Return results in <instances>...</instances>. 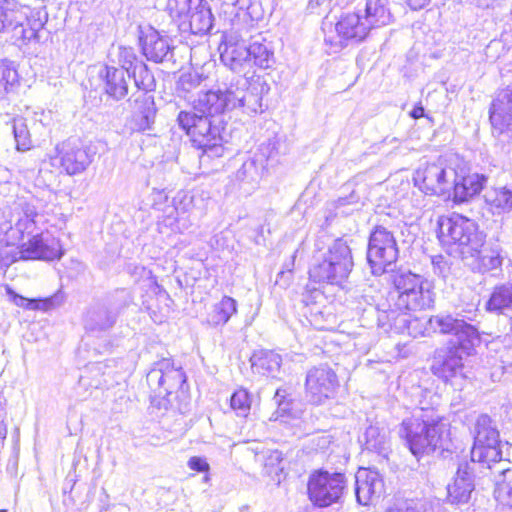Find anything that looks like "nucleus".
Listing matches in <instances>:
<instances>
[{"mask_svg":"<svg viewBox=\"0 0 512 512\" xmlns=\"http://www.w3.org/2000/svg\"><path fill=\"white\" fill-rule=\"evenodd\" d=\"M338 386L339 381L335 371L327 364H321L308 370L305 395L310 403L320 405L335 395Z\"/></svg>","mask_w":512,"mask_h":512,"instance_id":"obj_13","label":"nucleus"},{"mask_svg":"<svg viewBox=\"0 0 512 512\" xmlns=\"http://www.w3.org/2000/svg\"><path fill=\"white\" fill-rule=\"evenodd\" d=\"M462 320L455 318L450 314L447 315H435L429 318L428 326L429 329L440 334H455L459 325H462Z\"/></svg>","mask_w":512,"mask_h":512,"instance_id":"obj_41","label":"nucleus"},{"mask_svg":"<svg viewBox=\"0 0 512 512\" xmlns=\"http://www.w3.org/2000/svg\"><path fill=\"white\" fill-rule=\"evenodd\" d=\"M471 460L458 463L453 485L448 486V501L451 504H465L475 488L476 463L494 470L502 461L501 441L495 422L487 414L477 416L473 428Z\"/></svg>","mask_w":512,"mask_h":512,"instance_id":"obj_2","label":"nucleus"},{"mask_svg":"<svg viewBox=\"0 0 512 512\" xmlns=\"http://www.w3.org/2000/svg\"><path fill=\"white\" fill-rule=\"evenodd\" d=\"M0 512H8L7 509H0Z\"/></svg>","mask_w":512,"mask_h":512,"instance_id":"obj_64","label":"nucleus"},{"mask_svg":"<svg viewBox=\"0 0 512 512\" xmlns=\"http://www.w3.org/2000/svg\"><path fill=\"white\" fill-rule=\"evenodd\" d=\"M408 6L413 10H419L424 8L430 0H406Z\"/></svg>","mask_w":512,"mask_h":512,"instance_id":"obj_56","label":"nucleus"},{"mask_svg":"<svg viewBox=\"0 0 512 512\" xmlns=\"http://www.w3.org/2000/svg\"><path fill=\"white\" fill-rule=\"evenodd\" d=\"M142 51L147 60L155 63H174L173 48L167 38L161 36L157 31L147 34L141 38Z\"/></svg>","mask_w":512,"mask_h":512,"instance_id":"obj_25","label":"nucleus"},{"mask_svg":"<svg viewBox=\"0 0 512 512\" xmlns=\"http://www.w3.org/2000/svg\"><path fill=\"white\" fill-rule=\"evenodd\" d=\"M454 334V338L448 343L451 348H457L460 353L471 356L475 352V347L480 344L481 338L475 326L462 320V325Z\"/></svg>","mask_w":512,"mask_h":512,"instance_id":"obj_28","label":"nucleus"},{"mask_svg":"<svg viewBox=\"0 0 512 512\" xmlns=\"http://www.w3.org/2000/svg\"><path fill=\"white\" fill-rule=\"evenodd\" d=\"M4 415V409L2 407V402L0 401V419L3 417Z\"/></svg>","mask_w":512,"mask_h":512,"instance_id":"obj_63","label":"nucleus"},{"mask_svg":"<svg viewBox=\"0 0 512 512\" xmlns=\"http://www.w3.org/2000/svg\"><path fill=\"white\" fill-rule=\"evenodd\" d=\"M18 83V73L6 61H0V99L10 92L11 88Z\"/></svg>","mask_w":512,"mask_h":512,"instance_id":"obj_45","label":"nucleus"},{"mask_svg":"<svg viewBox=\"0 0 512 512\" xmlns=\"http://www.w3.org/2000/svg\"><path fill=\"white\" fill-rule=\"evenodd\" d=\"M231 408L238 416L246 417L251 409V397L246 389L236 390L230 399Z\"/></svg>","mask_w":512,"mask_h":512,"instance_id":"obj_46","label":"nucleus"},{"mask_svg":"<svg viewBox=\"0 0 512 512\" xmlns=\"http://www.w3.org/2000/svg\"><path fill=\"white\" fill-rule=\"evenodd\" d=\"M339 206H344L349 203L347 198H339L338 200Z\"/></svg>","mask_w":512,"mask_h":512,"instance_id":"obj_61","label":"nucleus"},{"mask_svg":"<svg viewBox=\"0 0 512 512\" xmlns=\"http://www.w3.org/2000/svg\"><path fill=\"white\" fill-rule=\"evenodd\" d=\"M236 300L229 296H224L222 300L215 304L207 316V323L212 327H218L226 324L231 316L237 311Z\"/></svg>","mask_w":512,"mask_h":512,"instance_id":"obj_37","label":"nucleus"},{"mask_svg":"<svg viewBox=\"0 0 512 512\" xmlns=\"http://www.w3.org/2000/svg\"><path fill=\"white\" fill-rule=\"evenodd\" d=\"M286 397V390L285 389H281V388H278L275 392V395H274V400L276 403H278L279 405L282 404L283 402V399Z\"/></svg>","mask_w":512,"mask_h":512,"instance_id":"obj_58","label":"nucleus"},{"mask_svg":"<svg viewBox=\"0 0 512 512\" xmlns=\"http://www.w3.org/2000/svg\"><path fill=\"white\" fill-rule=\"evenodd\" d=\"M250 54V61L253 60L254 64L262 69H268L275 63L273 48L270 42L258 34L250 38L248 43Z\"/></svg>","mask_w":512,"mask_h":512,"instance_id":"obj_30","label":"nucleus"},{"mask_svg":"<svg viewBox=\"0 0 512 512\" xmlns=\"http://www.w3.org/2000/svg\"><path fill=\"white\" fill-rule=\"evenodd\" d=\"M335 265H341L342 271L348 276L351 273L354 262L352 250L347 239L340 237L335 239L328 247L327 252L323 255Z\"/></svg>","mask_w":512,"mask_h":512,"instance_id":"obj_32","label":"nucleus"},{"mask_svg":"<svg viewBox=\"0 0 512 512\" xmlns=\"http://www.w3.org/2000/svg\"><path fill=\"white\" fill-rule=\"evenodd\" d=\"M31 214L33 216L29 218L35 222V228H32L31 233H25L27 241L18 244L19 258L44 261L60 259L64 254L60 241L45 229V216L38 212L35 204Z\"/></svg>","mask_w":512,"mask_h":512,"instance_id":"obj_5","label":"nucleus"},{"mask_svg":"<svg viewBox=\"0 0 512 512\" xmlns=\"http://www.w3.org/2000/svg\"><path fill=\"white\" fill-rule=\"evenodd\" d=\"M27 14L17 0H0V33H14L16 27L25 22Z\"/></svg>","mask_w":512,"mask_h":512,"instance_id":"obj_27","label":"nucleus"},{"mask_svg":"<svg viewBox=\"0 0 512 512\" xmlns=\"http://www.w3.org/2000/svg\"><path fill=\"white\" fill-rule=\"evenodd\" d=\"M263 230H264L263 226H259L258 227L257 236L254 239V242L257 245H264L265 239H264V236H263Z\"/></svg>","mask_w":512,"mask_h":512,"instance_id":"obj_59","label":"nucleus"},{"mask_svg":"<svg viewBox=\"0 0 512 512\" xmlns=\"http://www.w3.org/2000/svg\"><path fill=\"white\" fill-rule=\"evenodd\" d=\"M12 130L18 151H27L32 147L31 135L26 119L14 117L12 119Z\"/></svg>","mask_w":512,"mask_h":512,"instance_id":"obj_42","label":"nucleus"},{"mask_svg":"<svg viewBox=\"0 0 512 512\" xmlns=\"http://www.w3.org/2000/svg\"><path fill=\"white\" fill-rule=\"evenodd\" d=\"M384 491V482L378 471L360 468L355 475V495L362 506L373 505Z\"/></svg>","mask_w":512,"mask_h":512,"instance_id":"obj_17","label":"nucleus"},{"mask_svg":"<svg viewBox=\"0 0 512 512\" xmlns=\"http://www.w3.org/2000/svg\"><path fill=\"white\" fill-rule=\"evenodd\" d=\"M180 14L183 11H188V9H194V14L191 16V20L187 25V28L182 33H191L194 35H205L207 34L211 28L213 27L214 17L211 12V8L209 3L206 0H193L191 3L188 2L187 5L184 2L179 4Z\"/></svg>","mask_w":512,"mask_h":512,"instance_id":"obj_22","label":"nucleus"},{"mask_svg":"<svg viewBox=\"0 0 512 512\" xmlns=\"http://www.w3.org/2000/svg\"><path fill=\"white\" fill-rule=\"evenodd\" d=\"M188 467L197 472H206L209 470V464L202 457H191L188 461Z\"/></svg>","mask_w":512,"mask_h":512,"instance_id":"obj_54","label":"nucleus"},{"mask_svg":"<svg viewBox=\"0 0 512 512\" xmlns=\"http://www.w3.org/2000/svg\"><path fill=\"white\" fill-rule=\"evenodd\" d=\"M441 419L433 409L417 408L402 420L398 434L414 456L429 454L441 447L444 432Z\"/></svg>","mask_w":512,"mask_h":512,"instance_id":"obj_3","label":"nucleus"},{"mask_svg":"<svg viewBox=\"0 0 512 512\" xmlns=\"http://www.w3.org/2000/svg\"><path fill=\"white\" fill-rule=\"evenodd\" d=\"M60 164L68 175L84 172L93 160L94 153L78 139H69L59 148Z\"/></svg>","mask_w":512,"mask_h":512,"instance_id":"obj_16","label":"nucleus"},{"mask_svg":"<svg viewBox=\"0 0 512 512\" xmlns=\"http://www.w3.org/2000/svg\"><path fill=\"white\" fill-rule=\"evenodd\" d=\"M398 247L392 232L378 225L371 232L367 248V261L374 275H381L398 258Z\"/></svg>","mask_w":512,"mask_h":512,"instance_id":"obj_10","label":"nucleus"},{"mask_svg":"<svg viewBox=\"0 0 512 512\" xmlns=\"http://www.w3.org/2000/svg\"><path fill=\"white\" fill-rule=\"evenodd\" d=\"M99 77L109 97L119 101L127 96L131 74L125 69L106 65L99 71Z\"/></svg>","mask_w":512,"mask_h":512,"instance_id":"obj_23","label":"nucleus"},{"mask_svg":"<svg viewBox=\"0 0 512 512\" xmlns=\"http://www.w3.org/2000/svg\"><path fill=\"white\" fill-rule=\"evenodd\" d=\"M496 472L499 475L495 483V499L502 508L512 509V467H503Z\"/></svg>","mask_w":512,"mask_h":512,"instance_id":"obj_36","label":"nucleus"},{"mask_svg":"<svg viewBox=\"0 0 512 512\" xmlns=\"http://www.w3.org/2000/svg\"><path fill=\"white\" fill-rule=\"evenodd\" d=\"M341 265H335L325 256L316 258L309 269L310 280L316 283L341 284L348 278Z\"/></svg>","mask_w":512,"mask_h":512,"instance_id":"obj_26","label":"nucleus"},{"mask_svg":"<svg viewBox=\"0 0 512 512\" xmlns=\"http://www.w3.org/2000/svg\"><path fill=\"white\" fill-rule=\"evenodd\" d=\"M34 200L17 197L10 204L0 209V244L17 245L25 240V233H31L35 222L33 215Z\"/></svg>","mask_w":512,"mask_h":512,"instance_id":"obj_6","label":"nucleus"},{"mask_svg":"<svg viewBox=\"0 0 512 512\" xmlns=\"http://www.w3.org/2000/svg\"><path fill=\"white\" fill-rule=\"evenodd\" d=\"M283 461V453L279 450H268L265 453L264 466L269 474L275 473L278 475V472H283Z\"/></svg>","mask_w":512,"mask_h":512,"instance_id":"obj_48","label":"nucleus"},{"mask_svg":"<svg viewBox=\"0 0 512 512\" xmlns=\"http://www.w3.org/2000/svg\"><path fill=\"white\" fill-rule=\"evenodd\" d=\"M281 143L278 139H269L267 143L262 144L259 148V153L255 154L256 158L264 165L273 164L277 162V157L280 154Z\"/></svg>","mask_w":512,"mask_h":512,"instance_id":"obj_47","label":"nucleus"},{"mask_svg":"<svg viewBox=\"0 0 512 512\" xmlns=\"http://www.w3.org/2000/svg\"><path fill=\"white\" fill-rule=\"evenodd\" d=\"M127 306V301L112 295L90 304L84 315L83 325L87 332L100 335L111 330L120 312Z\"/></svg>","mask_w":512,"mask_h":512,"instance_id":"obj_9","label":"nucleus"},{"mask_svg":"<svg viewBox=\"0 0 512 512\" xmlns=\"http://www.w3.org/2000/svg\"><path fill=\"white\" fill-rule=\"evenodd\" d=\"M118 60L121 64L120 68L125 69L128 73H130L134 65L139 62L134 49L131 47H120Z\"/></svg>","mask_w":512,"mask_h":512,"instance_id":"obj_50","label":"nucleus"},{"mask_svg":"<svg viewBox=\"0 0 512 512\" xmlns=\"http://www.w3.org/2000/svg\"><path fill=\"white\" fill-rule=\"evenodd\" d=\"M130 74L134 78L136 87L142 90V92H148L154 89V75L143 61L137 62L134 65V68L130 71Z\"/></svg>","mask_w":512,"mask_h":512,"instance_id":"obj_43","label":"nucleus"},{"mask_svg":"<svg viewBox=\"0 0 512 512\" xmlns=\"http://www.w3.org/2000/svg\"><path fill=\"white\" fill-rule=\"evenodd\" d=\"M193 0H168L167 2V11L169 13V16L171 17L172 21L178 26V29L183 32L185 28H187V25L189 23V20H191V16L194 14V9L192 8L188 9V11H183V13L180 14V8L179 4L181 2L188 3L192 2ZM196 2H199V0H196Z\"/></svg>","mask_w":512,"mask_h":512,"instance_id":"obj_44","label":"nucleus"},{"mask_svg":"<svg viewBox=\"0 0 512 512\" xmlns=\"http://www.w3.org/2000/svg\"><path fill=\"white\" fill-rule=\"evenodd\" d=\"M13 301L17 306L29 310L49 311L51 309L59 307L64 302V296L62 293H56L50 297L43 299H29L21 295L15 294Z\"/></svg>","mask_w":512,"mask_h":512,"instance_id":"obj_39","label":"nucleus"},{"mask_svg":"<svg viewBox=\"0 0 512 512\" xmlns=\"http://www.w3.org/2000/svg\"><path fill=\"white\" fill-rule=\"evenodd\" d=\"M221 60L232 71L230 75L217 90L200 92L193 101V111H180L177 116L179 127L190 137L193 146L201 149L203 156L208 158L224 154L221 116L225 111L241 109L247 115L263 111L262 87L233 73L250 61L247 41L242 36H228Z\"/></svg>","mask_w":512,"mask_h":512,"instance_id":"obj_1","label":"nucleus"},{"mask_svg":"<svg viewBox=\"0 0 512 512\" xmlns=\"http://www.w3.org/2000/svg\"><path fill=\"white\" fill-rule=\"evenodd\" d=\"M499 359L504 370L512 369V345L505 346L500 350Z\"/></svg>","mask_w":512,"mask_h":512,"instance_id":"obj_53","label":"nucleus"},{"mask_svg":"<svg viewBox=\"0 0 512 512\" xmlns=\"http://www.w3.org/2000/svg\"><path fill=\"white\" fill-rule=\"evenodd\" d=\"M485 202L497 213L512 210V189L506 186L492 187L484 194Z\"/></svg>","mask_w":512,"mask_h":512,"instance_id":"obj_38","label":"nucleus"},{"mask_svg":"<svg viewBox=\"0 0 512 512\" xmlns=\"http://www.w3.org/2000/svg\"><path fill=\"white\" fill-rule=\"evenodd\" d=\"M132 129L139 132L150 130L156 116L154 97L147 92L138 93L133 100Z\"/></svg>","mask_w":512,"mask_h":512,"instance_id":"obj_24","label":"nucleus"},{"mask_svg":"<svg viewBox=\"0 0 512 512\" xmlns=\"http://www.w3.org/2000/svg\"><path fill=\"white\" fill-rule=\"evenodd\" d=\"M265 167L266 165L261 163L256 156L249 158L244 161L242 166L236 171V180L239 182L256 184L260 180Z\"/></svg>","mask_w":512,"mask_h":512,"instance_id":"obj_40","label":"nucleus"},{"mask_svg":"<svg viewBox=\"0 0 512 512\" xmlns=\"http://www.w3.org/2000/svg\"><path fill=\"white\" fill-rule=\"evenodd\" d=\"M387 3V0L366 1L362 16L370 30L388 25L391 22V13Z\"/></svg>","mask_w":512,"mask_h":512,"instance_id":"obj_33","label":"nucleus"},{"mask_svg":"<svg viewBox=\"0 0 512 512\" xmlns=\"http://www.w3.org/2000/svg\"><path fill=\"white\" fill-rule=\"evenodd\" d=\"M365 448L379 454H386L390 448L389 431L380 423L370 424L364 433Z\"/></svg>","mask_w":512,"mask_h":512,"instance_id":"obj_35","label":"nucleus"},{"mask_svg":"<svg viewBox=\"0 0 512 512\" xmlns=\"http://www.w3.org/2000/svg\"><path fill=\"white\" fill-rule=\"evenodd\" d=\"M335 30L340 38V44L343 41L359 43L366 39L371 31L368 24L362 16V10L346 14L336 23Z\"/></svg>","mask_w":512,"mask_h":512,"instance_id":"obj_21","label":"nucleus"},{"mask_svg":"<svg viewBox=\"0 0 512 512\" xmlns=\"http://www.w3.org/2000/svg\"><path fill=\"white\" fill-rule=\"evenodd\" d=\"M345 488L346 478L342 473L319 471L311 475L308 481L309 499L319 508L340 503Z\"/></svg>","mask_w":512,"mask_h":512,"instance_id":"obj_12","label":"nucleus"},{"mask_svg":"<svg viewBox=\"0 0 512 512\" xmlns=\"http://www.w3.org/2000/svg\"><path fill=\"white\" fill-rule=\"evenodd\" d=\"M250 361L254 372L274 376L280 370L282 358L272 350H259L252 354Z\"/></svg>","mask_w":512,"mask_h":512,"instance_id":"obj_34","label":"nucleus"},{"mask_svg":"<svg viewBox=\"0 0 512 512\" xmlns=\"http://www.w3.org/2000/svg\"><path fill=\"white\" fill-rule=\"evenodd\" d=\"M410 116L413 119H419L421 117H424L425 116V109H424V107L420 103H418L417 105L414 106V108L410 112Z\"/></svg>","mask_w":512,"mask_h":512,"instance_id":"obj_57","label":"nucleus"},{"mask_svg":"<svg viewBox=\"0 0 512 512\" xmlns=\"http://www.w3.org/2000/svg\"><path fill=\"white\" fill-rule=\"evenodd\" d=\"M489 118L493 136L503 144L512 142V86L497 93Z\"/></svg>","mask_w":512,"mask_h":512,"instance_id":"obj_14","label":"nucleus"},{"mask_svg":"<svg viewBox=\"0 0 512 512\" xmlns=\"http://www.w3.org/2000/svg\"><path fill=\"white\" fill-rule=\"evenodd\" d=\"M377 317V325L385 332L394 330L396 333H404L409 329L410 315L408 309H399L395 307L391 299L378 303L373 308Z\"/></svg>","mask_w":512,"mask_h":512,"instance_id":"obj_18","label":"nucleus"},{"mask_svg":"<svg viewBox=\"0 0 512 512\" xmlns=\"http://www.w3.org/2000/svg\"><path fill=\"white\" fill-rule=\"evenodd\" d=\"M326 0H310L308 4V8L313 12V10L324 3Z\"/></svg>","mask_w":512,"mask_h":512,"instance_id":"obj_60","label":"nucleus"},{"mask_svg":"<svg viewBox=\"0 0 512 512\" xmlns=\"http://www.w3.org/2000/svg\"><path fill=\"white\" fill-rule=\"evenodd\" d=\"M17 260L16 256L10 254L6 250L0 249V271L6 270L11 264Z\"/></svg>","mask_w":512,"mask_h":512,"instance_id":"obj_55","label":"nucleus"},{"mask_svg":"<svg viewBox=\"0 0 512 512\" xmlns=\"http://www.w3.org/2000/svg\"><path fill=\"white\" fill-rule=\"evenodd\" d=\"M474 272L487 273L501 269L504 261L503 250L496 247H477L462 259Z\"/></svg>","mask_w":512,"mask_h":512,"instance_id":"obj_20","label":"nucleus"},{"mask_svg":"<svg viewBox=\"0 0 512 512\" xmlns=\"http://www.w3.org/2000/svg\"><path fill=\"white\" fill-rule=\"evenodd\" d=\"M466 354L460 353L457 348L447 346L436 352L431 370L433 374L445 382L459 386L466 378L464 360Z\"/></svg>","mask_w":512,"mask_h":512,"instance_id":"obj_15","label":"nucleus"},{"mask_svg":"<svg viewBox=\"0 0 512 512\" xmlns=\"http://www.w3.org/2000/svg\"><path fill=\"white\" fill-rule=\"evenodd\" d=\"M47 20V14L40 10L33 11L31 16L26 18L25 22L16 27L14 41H21L23 44L31 40L40 41V31L43 29Z\"/></svg>","mask_w":512,"mask_h":512,"instance_id":"obj_29","label":"nucleus"},{"mask_svg":"<svg viewBox=\"0 0 512 512\" xmlns=\"http://www.w3.org/2000/svg\"><path fill=\"white\" fill-rule=\"evenodd\" d=\"M146 380L155 396L166 399L184 390L186 374L181 367H175L172 359L162 358L153 364Z\"/></svg>","mask_w":512,"mask_h":512,"instance_id":"obj_11","label":"nucleus"},{"mask_svg":"<svg viewBox=\"0 0 512 512\" xmlns=\"http://www.w3.org/2000/svg\"><path fill=\"white\" fill-rule=\"evenodd\" d=\"M414 185L426 195H436L450 199L453 181H456V165L448 164L440 157L434 162L419 166L413 175Z\"/></svg>","mask_w":512,"mask_h":512,"instance_id":"obj_8","label":"nucleus"},{"mask_svg":"<svg viewBox=\"0 0 512 512\" xmlns=\"http://www.w3.org/2000/svg\"><path fill=\"white\" fill-rule=\"evenodd\" d=\"M453 182L450 199L455 202H465L482 191L487 177L478 173L467 174L465 167L456 165V181Z\"/></svg>","mask_w":512,"mask_h":512,"instance_id":"obj_19","label":"nucleus"},{"mask_svg":"<svg viewBox=\"0 0 512 512\" xmlns=\"http://www.w3.org/2000/svg\"><path fill=\"white\" fill-rule=\"evenodd\" d=\"M431 263L433 266V272L442 277L446 278L449 271H450V265L447 261V259L443 255H435L431 259Z\"/></svg>","mask_w":512,"mask_h":512,"instance_id":"obj_52","label":"nucleus"},{"mask_svg":"<svg viewBox=\"0 0 512 512\" xmlns=\"http://www.w3.org/2000/svg\"><path fill=\"white\" fill-rule=\"evenodd\" d=\"M413 504V502L411 503ZM418 508L416 506H413V505H409L406 507V511L405 512H415Z\"/></svg>","mask_w":512,"mask_h":512,"instance_id":"obj_62","label":"nucleus"},{"mask_svg":"<svg viewBox=\"0 0 512 512\" xmlns=\"http://www.w3.org/2000/svg\"><path fill=\"white\" fill-rule=\"evenodd\" d=\"M396 296L390 294L395 307L421 311L433 306L435 292L430 281L411 271H397L392 275Z\"/></svg>","mask_w":512,"mask_h":512,"instance_id":"obj_4","label":"nucleus"},{"mask_svg":"<svg viewBox=\"0 0 512 512\" xmlns=\"http://www.w3.org/2000/svg\"><path fill=\"white\" fill-rule=\"evenodd\" d=\"M438 238L444 245H457L462 259L477 247H482L484 237L475 221L460 214L438 221Z\"/></svg>","mask_w":512,"mask_h":512,"instance_id":"obj_7","label":"nucleus"},{"mask_svg":"<svg viewBox=\"0 0 512 512\" xmlns=\"http://www.w3.org/2000/svg\"><path fill=\"white\" fill-rule=\"evenodd\" d=\"M485 309L496 314L512 312V283L505 282L496 285L485 303Z\"/></svg>","mask_w":512,"mask_h":512,"instance_id":"obj_31","label":"nucleus"},{"mask_svg":"<svg viewBox=\"0 0 512 512\" xmlns=\"http://www.w3.org/2000/svg\"><path fill=\"white\" fill-rule=\"evenodd\" d=\"M352 297L358 302V309L368 312L369 314H375L373 308H376L378 303H376L374 296L367 293V289H363L362 291L355 290Z\"/></svg>","mask_w":512,"mask_h":512,"instance_id":"obj_49","label":"nucleus"},{"mask_svg":"<svg viewBox=\"0 0 512 512\" xmlns=\"http://www.w3.org/2000/svg\"><path fill=\"white\" fill-rule=\"evenodd\" d=\"M201 81L202 79L197 73H184L179 78L177 88L184 92H190L197 88Z\"/></svg>","mask_w":512,"mask_h":512,"instance_id":"obj_51","label":"nucleus"}]
</instances>
